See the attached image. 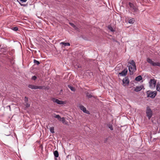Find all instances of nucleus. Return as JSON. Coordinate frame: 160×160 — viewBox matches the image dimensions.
Returning <instances> with one entry per match:
<instances>
[{"mask_svg": "<svg viewBox=\"0 0 160 160\" xmlns=\"http://www.w3.org/2000/svg\"><path fill=\"white\" fill-rule=\"evenodd\" d=\"M65 121V118L64 117L61 118V121L63 123H64Z\"/></svg>", "mask_w": 160, "mask_h": 160, "instance_id": "c756f323", "label": "nucleus"}, {"mask_svg": "<svg viewBox=\"0 0 160 160\" xmlns=\"http://www.w3.org/2000/svg\"><path fill=\"white\" fill-rule=\"evenodd\" d=\"M142 79V76L140 75L138 76L135 78V80L137 81H139Z\"/></svg>", "mask_w": 160, "mask_h": 160, "instance_id": "4468645a", "label": "nucleus"}, {"mask_svg": "<svg viewBox=\"0 0 160 160\" xmlns=\"http://www.w3.org/2000/svg\"><path fill=\"white\" fill-rule=\"evenodd\" d=\"M69 24L73 27L75 29L77 30L78 28L73 23L70 22Z\"/></svg>", "mask_w": 160, "mask_h": 160, "instance_id": "412c9836", "label": "nucleus"}, {"mask_svg": "<svg viewBox=\"0 0 160 160\" xmlns=\"http://www.w3.org/2000/svg\"><path fill=\"white\" fill-rule=\"evenodd\" d=\"M156 88L157 90L160 92V84L158 83L156 85Z\"/></svg>", "mask_w": 160, "mask_h": 160, "instance_id": "dca6fc26", "label": "nucleus"}, {"mask_svg": "<svg viewBox=\"0 0 160 160\" xmlns=\"http://www.w3.org/2000/svg\"><path fill=\"white\" fill-rule=\"evenodd\" d=\"M68 87L71 89V91H75V88L72 86H71L70 85H68Z\"/></svg>", "mask_w": 160, "mask_h": 160, "instance_id": "aec40b11", "label": "nucleus"}, {"mask_svg": "<svg viewBox=\"0 0 160 160\" xmlns=\"http://www.w3.org/2000/svg\"><path fill=\"white\" fill-rule=\"evenodd\" d=\"M135 20L134 18H132L129 19L128 20V22L130 24H133Z\"/></svg>", "mask_w": 160, "mask_h": 160, "instance_id": "ddd939ff", "label": "nucleus"}, {"mask_svg": "<svg viewBox=\"0 0 160 160\" xmlns=\"http://www.w3.org/2000/svg\"><path fill=\"white\" fill-rule=\"evenodd\" d=\"M109 128H110V130H112L113 129L112 127H109Z\"/></svg>", "mask_w": 160, "mask_h": 160, "instance_id": "473e14b6", "label": "nucleus"}, {"mask_svg": "<svg viewBox=\"0 0 160 160\" xmlns=\"http://www.w3.org/2000/svg\"><path fill=\"white\" fill-rule=\"evenodd\" d=\"M50 132L52 133H54V128L53 127H50Z\"/></svg>", "mask_w": 160, "mask_h": 160, "instance_id": "5701e85b", "label": "nucleus"}, {"mask_svg": "<svg viewBox=\"0 0 160 160\" xmlns=\"http://www.w3.org/2000/svg\"><path fill=\"white\" fill-rule=\"evenodd\" d=\"M108 29L111 32H113L114 30L112 28L111 26H108Z\"/></svg>", "mask_w": 160, "mask_h": 160, "instance_id": "bb28decb", "label": "nucleus"}, {"mask_svg": "<svg viewBox=\"0 0 160 160\" xmlns=\"http://www.w3.org/2000/svg\"><path fill=\"white\" fill-rule=\"evenodd\" d=\"M53 154L54 157L55 158H58L59 156V154L58 151L57 150L54 151L53 152Z\"/></svg>", "mask_w": 160, "mask_h": 160, "instance_id": "f3484780", "label": "nucleus"}, {"mask_svg": "<svg viewBox=\"0 0 160 160\" xmlns=\"http://www.w3.org/2000/svg\"><path fill=\"white\" fill-rule=\"evenodd\" d=\"M129 5L130 7L129 9L130 10L135 13H137L138 12V9L136 6H134L133 4L129 2Z\"/></svg>", "mask_w": 160, "mask_h": 160, "instance_id": "f257e3e1", "label": "nucleus"}, {"mask_svg": "<svg viewBox=\"0 0 160 160\" xmlns=\"http://www.w3.org/2000/svg\"><path fill=\"white\" fill-rule=\"evenodd\" d=\"M46 88V87L43 86H37V89H44Z\"/></svg>", "mask_w": 160, "mask_h": 160, "instance_id": "a211bd4d", "label": "nucleus"}, {"mask_svg": "<svg viewBox=\"0 0 160 160\" xmlns=\"http://www.w3.org/2000/svg\"><path fill=\"white\" fill-rule=\"evenodd\" d=\"M25 103V106H26V108H28L30 107V104L29 103H28L27 102Z\"/></svg>", "mask_w": 160, "mask_h": 160, "instance_id": "cd10ccee", "label": "nucleus"}, {"mask_svg": "<svg viewBox=\"0 0 160 160\" xmlns=\"http://www.w3.org/2000/svg\"><path fill=\"white\" fill-rule=\"evenodd\" d=\"M107 138L105 139L104 141V142H106L107 141Z\"/></svg>", "mask_w": 160, "mask_h": 160, "instance_id": "72a5a7b5", "label": "nucleus"}, {"mask_svg": "<svg viewBox=\"0 0 160 160\" xmlns=\"http://www.w3.org/2000/svg\"><path fill=\"white\" fill-rule=\"evenodd\" d=\"M80 109L82 110L84 112L87 113H89V112L88 111L86 110V108L83 105H80L79 106Z\"/></svg>", "mask_w": 160, "mask_h": 160, "instance_id": "1a4fd4ad", "label": "nucleus"}, {"mask_svg": "<svg viewBox=\"0 0 160 160\" xmlns=\"http://www.w3.org/2000/svg\"><path fill=\"white\" fill-rule=\"evenodd\" d=\"M146 113L148 119H150L152 116V112L149 106H148L147 107Z\"/></svg>", "mask_w": 160, "mask_h": 160, "instance_id": "7ed1b4c3", "label": "nucleus"}, {"mask_svg": "<svg viewBox=\"0 0 160 160\" xmlns=\"http://www.w3.org/2000/svg\"><path fill=\"white\" fill-rule=\"evenodd\" d=\"M150 87L151 88H154L156 84V81L154 79H151L149 82Z\"/></svg>", "mask_w": 160, "mask_h": 160, "instance_id": "423d86ee", "label": "nucleus"}, {"mask_svg": "<svg viewBox=\"0 0 160 160\" xmlns=\"http://www.w3.org/2000/svg\"><path fill=\"white\" fill-rule=\"evenodd\" d=\"M20 0L22 2H25L27 1V0Z\"/></svg>", "mask_w": 160, "mask_h": 160, "instance_id": "2f4dec72", "label": "nucleus"}, {"mask_svg": "<svg viewBox=\"0 0 160 160\" xmlns=\"http://www.w3.org/2000/svg\"><path fill=\"white\" fill-rule=\"evenodd\" d=\"M143 87L142 86H137L135 88L134 91L136 92L140 91L142 89Z\"/></svg>", "mask_w": 160, "mask_h": 160, "instance_id": "9b49d317", "label": "nucleus"}, {"mask_svg": "<svg viewBox=\"0 0 160 160\" xmlns=\"http://www.w3.org/2000/svg\"><path fill=\"white\" fill-rule=\"evenodd\" d=\"M21 5L22 6H25L24 5H23V4Z\"/></svg>", "mask_w": 160, "mask_h": 160, "instance_id": "f704fd0d", "label": "nucleus"}, {"mask_svg": "<svg viewBox=\"0 0 160 160\" xmlns=\"http://www.w3.org/2000/svg\"><path fill=\"white\" fill-rule=\"evenodd\" d=\"M33 62L34 63L36 64L37 65H38L40 63L38 61L36 60V59L33 60Z\"/></svg>", "mask_w": 160, "mask_h": 160, "instance_id": "b1692460", "label": "nucleus"}, {"mask_svg": "<svg viewBox=\"0 0 160 160\" xmlns=\"http://www.w3.org/2000/svg\"><path fill=\"white\" fill-rule=\"evenodd\" d=\"M86 96L88 98H91L92 97V96L88 93H87Z\"/></svg>", "mask_w": 160, "mask_h": 160, "instance_id": "a878e982", "label": "nucleus"}, {"mask_svg": "<svg viewBox=\"0 0 160 160\" xmlns=\"http://www.w3.org/2000/svg\"><path fill=\"white\" fill-rule=\"evenodd\" d=\"M37 79V77L35 76H34L32 77V79L33 80H35Z\"/></svg>", "mask_w": 160, "mask_h": 160, "instance_id": "c85d7f7f", "label": "nucleus"}, {"mask_svg": "<svg viewBox=\"0 0 160 160\" xmlns=\"http://www.w3.org/2000/svg\"><path fill=\"white\" fill-rule=\"evenodd\" d=\"M60 44H62L64 45L65 46H69L70 45V44L68 42H62L60 43Z\"/></svg>", "mask_w": 160, "mask_h": 160, "instance_id": "6ab92c4d", "label": "nucleus"}, {"mask_svg": "<svg viewBox=\"0 0 160 160\" xmlns=\"http://www.w3.org/2000/svg\"><path fill=\"white\" fill-rule=\"evenodd\" d=\"M52 100L53 102H55L59 105L63 104H64V102L62 101L59 100L55 98H52Z\"/></svg>", "mask_w": 160, "mask_h": 160, "instance_id": "6e6552de", "label": "nucleus"}, {"mask_svg": "<svg viewBox=\"0 0 160 160\" xmlns=\"http://www.w3.org/2000/svg\"><path fill=\"white\" fill-rule=\"evenodd\" d=\"M11 29L15 31H17L18 30V28L17 27H12L11 28Z\"/></svg>", "mask_w": 160, "mask_h": 160, "instance_id": "4be33fe9", "label": "nucleus"}, {"mask_svg": "<svg viewBox=\"0 0 160 160\" xmlns=\"http://www.w3.org/2000/svg\"><path fill=\"white\" fill-rule=\"evenodd\" d=\"M147 61L153 66H158L160 67V63L159 62H154L151 59L149 58H147Z\"/></svg>", "mask_w": 160, "mask_h": 160, "instance_id": "20e7f679", "label": "nucleus"}, {"mask_svg": "<svg viewBox=\"0 0 160 160\" xmlns=\"http://www.w3.org/2000/svg\"><path fill=\"white\" fill-rule=\"evenodd\" d=\"M147 94L148 97H150L152 98H154L157 95V92L156 91H148L147 92Z\"/></svg>", "mask_w": 160, "mask_h": 160, "instance_id": "f03ea898", "label": "nucleus"}, {"mask_svg": "<svg viewBox=\"0 0 160 160\" xmlns=\"http://www.w3.org/2000/svg\"><path fill=\"white\" fill-rule=\"evenodd\" d=\"M128 69L130 74H132L136 70V66H130L128 67Z\"/></svg>", "mask_w": 160, "mask_h": 160, "instance_id": "39448f33", "label": "nucleus"}, {"mask_svg": "<svg viewBox=\"0 0 160 160\" xmlns=\"http://www.w3.org/2000/svg\"><path fill=\"white\" fill-rule=\"evenodd\" d=\"M28 98L27 97H25V103H26V102H28Z\"/></svg>", "mask_w": 160, "mask_h": 160, "instance_id": "7c9ffc66", "label": "nucleus"}, {"mask_svg": "<svg viewBox=\"0 0 160 160\" xmlns=\"http://www.w3.org/2000/svg\"><path fill=\"white\" fill-rule=\"evenodd\" d=\"M53 115H54V117L55 118H57L59 121L61 120V118L59 115H56L55 114H54Z\"/></svg>", "mask_w": 160, "mask_h": 160, "instance_id": "2eb2a0df", "label": "nucleus"}, {"mask_svg": "<svg viewBox=\"0 0 160 160\" xmlns=\"http://www.w3.org/2000/svg\"><path fill=\"white\" fill-rule=\"evenodd\" d=\"M28 87L32 89H36L37 86L33 85L32 84H29L28 86Z\"/></svg>", "mask_w": 160, "mask_h": 160, "instance_id": "f8f14e48", "label": "nucleus"}, {"mask_svg": "<svg viewBox=\"0 0 160 160\" xmlns=\"http://www.w3.org/2000/svg\"><path fill=\"white\" fill-rule=\"evenodd\" d=\"M123 85L125 86L126 85H128L129 82V80L128 78L127 77H125L122 80Z\"/></svg>", "mask_w": 160, "mask_h": 160, "instance_id": "0eeeda50", "label": "nucleus"}, {"mask_svg": "<svg viewBox=\"0 0 160 160\" xmlns=\"http://www.w3.org/2000/svg\"><path fill=\"white\" fill-rule=\"evenodd\" d=\"M127 68L125 69L121 72L119 73L118 75H120V76H125L127 75Z\"/></svg>", "mask_w": 160, "mask_h": 160, "instance_id": "9d476101", "label": "nucleus"}, {"mask_svg": "<svg viewBox=\"0 0 160 160\" xmlns=\"http://www.w3.org/2000/svg\"><path fill=\"white\" fill-rule=\"evenodd\" d=\"M130 63L132 65V66H136L135 62L133 60H132L131 62Z\"/></svg>", "mask_w": 160, "mask_h": 160, "instance_id": "393cba45", "label": "nucleus"}]
</instances>
